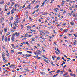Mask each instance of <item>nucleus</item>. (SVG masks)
Instances as JSON below:
<instances>
[{"label": "nucleus", "instance_id": "f257e3e1", "mask_svg": "<svg viewBox=\"0 0 77 77\" xmlns=\"http://www.w3.org/2000/svg\"><path fill=\"white\" fill-rule=\"evenodd\" d=\"M20 35V33H18L17 32L15 33V35H16V38H18V35Z\"/></svg>", "mask_w": 77, "mask_h": 77}, {"label": "nucleus", "instance_id": "f03ea898", "mask_svg": "<svg viewBox=\"0 0 77 77\" xmlns=\"http://www.w3.org/2000/svg\"><path fill=\"white\" fill-rule=\"evenodd\" d=\"M32 55H29V54H27L25 55L26 57H30V56H31Z\"/></svg>", "mask_w": 77, "mask_h": 77}, {"label": "nucleus", "instance_id": "7ed1b4c3", "mask_svg": "<svg viewBox=\"0 0 77 77\" xmlns=\"http://www.w3.org/2000/svg\"><path fill=\"white\" fill-rule=\"evenodd\" d=\"M26 27H27L28 29H31V27H32V26H30L28 25L26 26Z\"/></svg>", "mask_w": 77, "mask_h": 77}, {"label": "nucleus", "instance_id": "20e7f679", "mask_svg": "<svg viewBox=\"0 0 77 77\" xmlns=\"http://www.w3.org/2000/svg\"><path fill=\"white\" fill-rule=\"evenodd\" d=\"M11 40H12V42H14V36H13L11 37Z\"/></svg>", "mask_w": 77, "mask_h": 77}, {"label": "nucleus", "instance_id": "39448f33", "mask_svg": "<svg viewBox=\"0 0 77 77\" xmlns=\"http://www.w3.org/2000/svg\"><path fill=\"white\" fill-rule=\"evenodd\" d=\"M19 20H16V21H15V22L16 24L18 23V22H20V19L19 18Z\"/></svg>", "mask_w": 77, "mask_h": 77}, {"label": "nucleus", "instance_id": "423d86ee", "mask_svg": "<svg viewBox=\"0 0 77 77\" xmlns=\"http://www.w3.org/2000/svg\"><path fill=\"white\" fill-rule=\"evenodd\" d=\"M0 4H3L4 3V1L3 0L1 1L0 2Z\"/></svg>", "mask_w": 77, "mask_h": 77}, {"label": "nucleus", "instance_id": "0eeeda50", "mask_svg": "<svg viewBox=\"0 0 77 77\" xmlns=\"http://www.w3.org/2000/svg\"><path fill=\"white\" fill-rule=\"evenodd\" d=\"M7 42V37L5 36V42Z\"/></svg>", "mask_w": 77, "mask_h": 77}, {"label": "nucleus", "instance_id": "6e6552de", "mask_svg": "<svg viewBox=\"0 0 77 77\" xmlns=\"http://www.w3.org/2000/svg\"><path fill=\"white\" fill-rule=\"evenodd\" d=\"M3 29H1L0 30V34H1V35H2V34H3Z\"/></svg>", "mask_w": 77, "mask_h": 77}, {"label": "nucleus", "instance_id": "1a4fd4ad", "mask_svg": "<svg viewBox=\"0 0 77 77\" xmlns=\"http://www.w3.org/2000/svg\"><path fill=\"white\" fill-rule=\"evenodd\" d=\"M24 70L25 71H29V69H28L27 68H25L24 69Z\"/></svg>", "mask_w": 77, "mask_h": 77}, {"label": "nucleus", "instance_id": "9d476101", "mask_svg": "<svg viewBox=\"0 0 77 77\" xmlns=\"http://www.w3.org/2000/svg\"><path fill=\"white\" fill-rule=\"evenodd\" d=\"M43 57L45 58V59H48H48L47 58V57H46L45 55H43Z\"/></svg>", "mask_w": 77, "mask_h": 77}, {"label": "nucleus", "instance_id": "9b49d317", "mask_svg": "<svg viewBox=\"0 0 77 77\" xmlns=\"http://www.w3.org/2000/svg\"><path fill=\"white\" fill-rule=\"evenodd\" d=\"M7 31H8V29H6V28H4V31L5 32V33H6Z\"/></svg>", "mask_w": 77, "mask_h": 77}, {"label": "nucleus", "instance_id": "f8f14e48", "mask_svg": "<svg viewBox=\"0 0 77 77\" xmlns=\"http://www.w3.org/2000/svg\"><path fill=\"white\" fill-rule=\"evenodd\" d=\"M30 5H31V4L28 5L27 7V8H30Z\"/></svg>", "mask_w": 77, "mask_h": 77}, {"label": "nucleus", "instance_id": "ddd939ff", "mask_svg": "<svg viewBox=\"0 0 77 77\" xmlns=\"http://www.w3.org/2000/svg\"><path fill=\"white\" fill-rule=\"evenodd\" d=\"M41 74L42 75V74H43V75H45V72H40Z\"/></svg>", "mask_w": 77, "mask_h": 77}, {"label": "nucleus", "instance_id": "4468645a", "mask_svg": "<svg viewBox=\"0 0 77 77\" xmlns=\"http://www.w3.org/2000/svg\"><path fill=\"white\" fill-rule=\"evenodd\" d=\"M22 53H23V52H18V54L21 55Z\"/></svg>", "mask_w": 77, "mask_h": 77}, {"label": "nucleus", "instance_id": "2eb2a0df", "mask_svg": "<svg viewBox=\"0 0 77 77\" xmlns=\"http://www.w3.org/2000/svg\"><path fill=\"white\" fill-rule=\"evenodd\" d=\"M44 61H45V62H47V63H49L48 61V60L46 59H44Z\"/></svg>", "mask_w": 77, "mask_h": 77}, {"label": "nucleus", "instance_id": "dca6fc26", "mask_svg": "<svg viewBox=\"0 0 77 77\" xmlns=\"http://www.w3.org/2000/svg\"><path fill=\"white\" fill-rule=\"evenodd\" d=\"M44 4H45V2H43V3H42V5H41V6L42 7V6H44Z\"/></svg>", "mask_w": 77, "mask_h": 77}, {"label": "nucleus", "instance_id": "f3484780", "mask_svg": "<svg viewBox=\"0 0 77 77\" xmlns=\"http://www.w3.org/2000/svg\"><path fill=\"white\" fill-rule=\"evenodd\" d=\"M4 39V35H3L2 37V41H3Z\"/></svg>", "mask_w": 77, "mask_h": 77}, {"label": "nucleus", "instance_id": "a211bd4d", "mask_svg": "<svg viewBox=\"0 0 77 77\" xmlns=\"http://www.w3.org/2000/svg\"><path fill=\"white\" fill-rule=\"evenodd\" d=\"M4 27H5V24L4 23H3L2 24V28H4Z\"/></svg>", "mask_w": 77, "mask_h": 77}, {"label": "nucleus", "instance_id": "6ab92c4d", "mask_svg": "<svg viewBox=\"0 0 77 77\" xmlns=\"http://www.w3.org/2000/svg\"><path fill=\"white\" fill-rule=\"evenodd\" d=\"M2 57H5V54L3 53H2Z\"/></svg>", "mask_w": 77, "mask_h": 77}, {"label": "nucleus", "instance_id": "aec40b11", "mask_svg": "<svg viewBox=\"0 0 77 77\" xmlns=\"http://www.w3.org/2000/svg\"><path fill=\"white\" fill-rule=\"evenodd\" d=\"M44 32L46 34L48 33V34H49V33H50L49 32H48V31H46V32Z\"/></svg>", "mask_w": 77, "mask_h": 77}, {"label": "nucleus", "instance_id": "412c9836", "mask_svg": "<svg viewBox=\"0 0 77 77\" xmlns=\"http://www.w3.org/2000/svg\"><path fill=\"white\" fill-rule=\"evenodd\" d=\"M10 51L11 53H13V52H14V50H11Z\"/></svg>", "mask_w": 77, "mask_h": 77}, {"label": "nucleus", "instance_id": "4be33fe9", "mask_svg": "<svg viewBox=\"0 0 77 77\" xmlns=\"http://www.w3.org/2000/svg\"><path fill=\"white\" fill-rule=\"evenodd\" d=\"M68 74V73H66V74L63 75V76H66Z\"/></svg>", "mask_w": 77, "mask_h": 77}, {"label": "nucleus", "instance_id": "5701e85b", "mask_svg": "<svg viewBox=\"0 0 77 77\" xmlns=\"http://www.w3.org/2000/svg\"><path fill=\"white\" fill-rule=\"evenodd\" d=\"M59 72H60V70H59L56 72V73H59Z\"/></svg>", "mask_w": 77, "mask_h": 77}, {"label": "nucleus", "instance_id": "b1692460", "mask_svg": "<svg viewBox=\"0 0 77 77\" xmlns=\"http://www.w3.org/2000/svg\"><path fill=\"white\" fill-rule=\"evenodd\" d=\"M27 53H32V52H31L30 51H27Z\"/></svg>", "mask_w": 77, "mask_h": 77}, {"label": "nucleus", "instance_id": "393cba45", "mask_svg": "<svg viewBox=\"0 0 77 77\" xmlns=\"http://www.w3.org/2000/svg\"><path fill=\"white\" fill-rule=\"evenodd\" d=\"M57 51H58V52L59 53H61V52H60V50H59V49H58V48H57Z\"/></svg>", "mask_w": 77, "mask_h": 77}, {"label": "nucleus", "instance_id": "a878e982", "mask_svg": "<svg viewBox=\"0 0 77 77\" xmlns=\"http://www.w3.org/2000/svg\"><path fill=\"white\" fill-rule=\"evenodd\" d=\"M39 5H36L35 7L34 8V9H35V8H39Z\"/></svg>", "mask_w": 77, "mask_h": 77}, {"label": "nucleus", "instance_id": "bb28decb", "mask_svg": "<svg viewBox=\"0 0 77 77\" xmlns=\"http://www.w3.org/2000/svg\"><path fill=\"white\" fill-rule=\"evenodd\" d=\"M58 74H59V73H57V74H56V75H54L53 77H56V76H57V75H58Z\"/></svg>", "mask_w": 77, "mask_h": 77}, {"label": "nucleus", "instance_id": "cd10ccee", "mask_svg": "<svg viewBox=\"0 0 77 77\" xmlns=\"http://www.w3.org/2000/svg\"><path fill=\"white\" fill-rule=\"evenodd\" d=\"M70 24H71V25H72V26L74 25V23H73L72 22H70Z\"/></svg>", "mask_w": 77, "mask_h": 77}, {"label": "nucleus", "instance_id": "c85d7f7f", "mask_svg": "<svg viewBox=\"0 0 77 77\" xmlns=\"http://www.w3.org/2000/svg\"><path fill=\"white\" fill-rule=\"evenodd\" d=\"M0 20H1L0 23H2L3 22V20H2V18H1Z\"/></svg>", "mask_w": 77, "mask_h": 77}, {"label": "nucleus", "instance_id": "c756f323", "mask_svg": "<svg viewBox=\"0 0 77 77\" xmlns=\"http://www.w3.org/2000/svg\"><path fill=\"white\" fill-rule=\"evenodd\" d=\"M35 0H34L32 2V4H33L34 3H35Z\"/></svg>", "mask_w": 77, "mask_h": 77}, {"label": "nucleus", "instance_id": "7c9ffc66", "mask_svg": "<svg viewBox=\"0 0 77 77\" xmlns=\"http://www.w3.org/2000/svg\"><path fill=\"white\" fill-rule=\"evenodd\" d=\"M11 20H13V17L11 16L10 18Z\"/></svg>", "mask_w": 77, "mask_h": 77}, {"label": "nucleus", "instance_id": "2f4dec72", "mask_svg": "<svg viewBox=\"0 0 77 77\" xmlns=\"http://www.w3.org/2000/svg\"><path fill=\"white\" fill-rule=\"evenodd\" d=\"M35 38H32V41H35Z\"/></svg>", "mask_w": 77, "mask_h": 77}, {"label": "nucleus", "instance_id": "473e14b6", "mask_svg": "<svg viewBox=\"0 0 77 77\" xmlns=\"http://www.w3.org/2000/svg\"><path fill=\"white\" fill-rule=\"evenodd\" d=\"M10 14V12L9 11L7 13V15H9Z\"/></svg>", "mask_w": 77, "mask_h": 77}, {"label": "nucleus", "instance_id": "72a5a7b5", "mask_svg": "<svg viewBox=\"0 0 77 77\" xmlns=\"http://www.w3.org/2000/svg\"><path fill=\"white\" fill-rule=\"evenodd\" d=\"M68 29H65L64 30V32H67V31H68Z\"/></svg>", "mask_w": 77, "mask_h": 77}, {"label": "nucleus", "instance_id": "f704fd0d", "mask_svg": "<svg viewBox=\"0 0 77 77\" xmlns=\"http://www.w3.org/2000/svg\"><path fill=\"white\" fill-rule=\"evenodd\" d=\"M32 35H28V37H29V38L31 37V36H32Z\"/></svg>", "mask_w": 77, "mask_h": 77}, {"label": "nucleus", "instance_id": "c9c22d12", "mask_svg": "<svg viewBox=\"0 0 77 77\" xmlns=\"http://www.w3.org/2000/svg\"><path fill=\"white\" fill-rule=\"evenodd\" d=\"M36 12V10H35L34 11V12H33L32 13V15H33V14H35V13Z\"/></svg>", "mask_w": 77, "mask_h": 77}, {"label": "nucleus", "instance_id": "e433bc0d", "mask_svg": "<svg viewBox=\"0 0 77 77\" xmlns=\"http://www.w3.org/2000/svg\"><path fill=\"white\" fill-rule=\"evenodd\" d=\"M37 51H39V52H40L41 53H42V52L41 51H40V50H39L38 49L37 50Z\"/></svg>", "mask_w": 77, "mask_h": 77}, {"label": "nucleus", "instance_id": "4c0bfd02", "mask_svg": "<svg viewBox=\"0 0 77 77\" xmlns=\"http://www.w3.org/2000/svg\"><path fill=\"white\" fill-rule=\"evenodd\" d=\"M68 14H69V15L70 16H71V15H72V13H68Z\"/></svg>", "mask_w": 77, "mask_h": 77}, {"label": "nucleus", "instance_id": "58836bf2", "mask_svg": "<svg viewBox=\"0 0 77 77\" xmlns=\"http://www.w3.org/2000/svg\"><path fill=\"white\" fill-rule=\"evenodd\" d=\"M14 11V8H13V9L11 10V12H12L13 11Z\"/></svg>", "mask_w": 77, "mask_h": 77}, {"label": "nucleus", "instance_id": "ea45409f", "mask_svg": "<svg viewBox=\"0 0 77 77\" xmlns=\"http://www.w3.org/2000/svg\"><path fill=\"white\" fill-rule=\"evenodd\" d=\"M31 32H35V30H31Z\"/></svg>", "mask_w": 77, "mask_h": 77}, {"label": "nucleus", "instance_id": "a19ab883", "mask_svg": "<svg viewBox=\"0 0 77 77\" xmlns=\"http://www.w3.org/2000/svg\"><path fill=\"white\" fill-rule=\"evenodd\" d=\"M53 1H54V0H51V2L50 3H51V4L52 3H53Z\"/></svg>", "mask_w": 77, "mask_h": 77}, {"label": "nucleus", "instance_id": "79ce46f5", "mask_svg": "<svg viewBox=\"0 0 77 77\" xmlns=\"http://www.w3.org/2000/svg\"><path fill=\"white\" fill-rule=\"evenodd\" d=\"M65 25H66V23H64L63 24V26H65Z\"/></svg>", "mask_w": 77, "mask_h": 77}, {"label": "nucleus", "instance_id": "37998d69", "mask_svg": "<svg viewBox=\"0 0 77 77\" xmlns=\"http://www.w3.org/2000/svg\"><path fill=\"white\" fill-rule=\"evenodd\" d=\"M30 21H33V19H32L31 18L29 19Z\"/></svg>", "mask_w": 77, "mask_h": 77}, {"label": "nucleus", "instance_id": "c03bdc74", "mask_svg": "<svg viewBox=\"0 0 77 77\" xmlns=\"http://www.w3.org/2000/svg\"><path fill=\"white\" fill-rule=\"evenodd\" d=\"M55 52L56 53V54H59V53H58V52L56 51H55Z\"/></svg>", "mask_w": 77, "mask_h": 77}, {"label": "nucleus", "instance_id": "a18cd8bd", "mask_svg": "<svg viewBox=\"0 0 77 77\" xmlns=\"http://www.w3.org/2000/svg\"><path fill=\"white\" fill-rule=\"evenodd\" d=\"M16 24L17 23H16L15 21H14L13 23L14 25H15V24Z\"/></svg>", "mask_w": 77, "mask_h": 77}, {"label": "nucleus", "instance_id": "49530a36", "mask_svg": "<svg viewBox=\"0 0 77 77\" xmlns=\"http://www.w3.org/2000/svg\"><path fill=\"white\" fill-rule=\"evenodd\" d=\"M11 33V32H9L8 33H7V35L8 36V35H10V34Z\"/></svg>", "mask_w": 77, "mask_h": 77}, {"label": "nucleus", "instance_id": "de8ad7c7", "mask_svg": "<svg viewBox=\"0 0 77 77\" xmlns=\"http://www.w3.org/2000/svg\"><path fill=\"white\" fill-rule=\"evenodd\" d=\"M56 72V71L54 70L51 71V72Z\"/></svg>", "mask_w": 77, "mask_h": 77}, {"label": "nucleus", "instance_id": "09e8293b", "mask_svg": "<svg viewBox=\"0 0 77 77\" xmlns=\"http://www.w3.org/2000/svg\"><path fill=\"white\" fill-rule=\"evenodd\" d=\"M74 36H75V37H77V35H75V34H73Z\"/></svg>", "mask_w": 77, "mask_h": 77}, {"label": "nucleus", "instance_id": "8fccbe9b", "mask_svg": "<svg viewBox=\"0 0 77 77\" xmlns=\"http://www.w3.org/2000/svg\"><path fill=\"white\" fill-rule=\"evenodd\" d=\"M28 13V11H27L26 12V16L27 15V13Z\"/></svg>", "mask_w": 77, "mask_h": 77}, {"label": "nucleus", "instance_id": "3c124183", "mask_svg": "<svg viewBox=\"0 0 77 77\" xmlns=\"http://www.w3.org/2000/svg\"><path fill=\"white\" fill-rule=\"evenodd\" d=\"M38 56H34V57H36V58H37V59H38Z\"/></svg>", "mask_w": 77, "mask_h": 77}, {"label": "nucleus", "instance_id": "603ef678", "mask_svg": "<svg viewBox=\"0 0 77 77\" xmlns=\"http://www.w3.org/2000/svg\"><path fill=\"white\" fill-rule=\"evenodd\" d=\"M38 56H34V57H36V58H37V59H38Z\"/></svg>", "mask_w": 77, "mask_h": 77}, {"label": "nucleus", "instance_id": "864d4df0", "mask_svg": "<svg viewBox=\"0 0 77 77\" xmlns=\"http://www.w3.org/2000/svg\"><path fill=\"white\" fill-rule=\"evenodd\" d=\"M63 64H65V63H65V62L64 61H63Z\"/></svg>", "mask_w": 77, "mask_h": 77}, {"label": "nucleus", "instance_id": "5fc2aeb1", "mask_svg": "<svg viewBox=\"0 0 77 77\" xmlns=\"http://www.w3.org/2000/svg\"><path fill=\"white\" fill-rule=\"evenodd\" d=\"M5 72H8V71L6 70H5Z\"/></svg>", "mask_w": 77, "mask_h": 77}, {"label": "nucleus", "instance_id": "6e6d98bb", "mask_svg": "<svg viewBox=\"0 0 77 77\" xmlns=\"http://www.w3.org/2000/svg\"><path fill=\"white\" fill-rule=\"evenodd\" d=\"M22 62L24 63H27V62L25 61H23Z\"/></svg>", "mask_w": 77, "mask_h": 77}, {"label": "nucleus", "instance_id": "4d7b16f0", "mask_svg": "<svg viewBox=\"0 0 77 77\" xmlns=\"http://www.w3.org/2000/svg\"><path fill=\"white\" fill-rule=\"evenodd\" d=\"M37 59H41V57H38Z\"/></svg>", "mask_w": 77, "mask_h": 77}, {"label": "nucleus", "instance_id": "13d9d810", "mask_svg": "<svg viewBox=\"0 0 77 77\" xmlns=\"http://www.w3.org/2000/svg\"><path fill=\"white\" fill-rule=\"evenodd\" d=\"M11 65V66H15V65H14V64H12V65Z\"/></svg>", "mask_w": 77, "mask_h": 77}, {"label": "nucleus", "instance_id": "bf43d9fd", "mask_svg": "<svg viewBox=\"0 0 77 77\" xmlns=\"http://www.w3.org/2000/svg\"><path fill=\"white\" fill-rule=\"evenodd\" d=\"M6 51L7 53H8V54H9V52H8V50H6Z\"/></svg>", "mask_w": 77, "mask_h": 77}, {"label": "nucleus", "instance_id": "052dcab7", "mask_svg": "<svg viewBox=\"0 0 77 77\" xmlns=\"http://www.w3.org/2000/svg\"><path fill=\"white\" fill-rule=\"evenodd\" d=\"M59 59H60V57H58L57 58V60H59Z\"/></svg>", "mask_w": 77, "mask_h": 77}, {"label": "nucleus", "instance_id": "680f3d73", "mask_svg": "<svg viewBox=\"0 0 77 77\" xmlns=\"http://www.w3.org/2000/svg\"><path fill=\"white\" fill-rule=\"evenodd\" d=\"M13 29H16V27L14 26V27H13Z\"/></svg>", "mask_w": 77, "mask_h": 77}, {"label": "nucleus", "instance_id": "e2e57ef3", "mask_svg": "<svg viewBox=\"0 0 77 77\" xmlns=\"http://www.w3.org/2000/svg\"><path fill=\"white\" fill-rule=\"evenodd\" d=\"M17 5H18V4H16L15 5V7H17Z\"/></svg>", "mask_w": 77, "mask_h": 77}, {"label": "nucleus", "instance_id": "0e129e2a", "mask_svg": "<svg viewBox=\"0 0 77 77\" xmlns=\"http://www.w3.org/2000/svg\"><path fill=\"white\" fill-rule=\"evenodd\" d=\"M12 47L14 48V49H15V46H13Z\"/></svg>", "mask_w": 77, "mask_h": 77}, {"label": "nucleus", "instance_id": "69168bd1", "mask_svg": "<svg viewBox=\"0 0 77 77\" xmlns=\"http://www.w3.org/2000/svg\"><path fill=\"white\" fill-rule=\"evenodd\" d=\"M74 20H75V21H77V19L75 17V18Z\"/></svg>", "mask_w": 77, "mask_h": 77}, {"label": "nucleus", "instance_id": "338daca9", "mask_svg": "<svg viewBox=\"0 0 77 77\" xmlns=\"http://www.w3.org/2000/svg\"><path fill=\"white\" fill-rule=\"evenodd\" d=\"M35 55H36V56H39V55H38V54L37 53H36V54Z\"/></svg>", "mask_w": 77, "mask_h": 77}, {"label": "nucleus", "instance_id": "774afa93", "mask_svg": "<svg viewBox=\"0 0 77 77\" xmlns=\"http://www.w3.org/2000/svg\"><path fill=\"white\" fill-rule=\"evenodd\" d=\"M14 2H13L11 4V5H14Z\"/></svg>", "mask_w": 77, "mask_h": 77}]
</instances>
